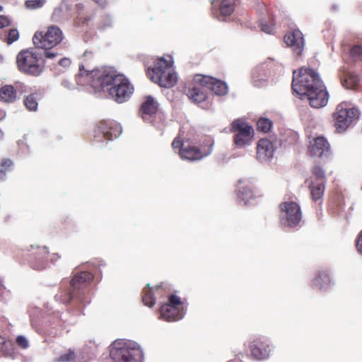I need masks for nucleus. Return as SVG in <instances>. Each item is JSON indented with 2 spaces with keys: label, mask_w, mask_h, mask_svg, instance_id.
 Listing matches in <instances>:
<instances>
[{
  "label": "nucleus",
  "mask_w": 362,
  "mask_h": 362,
  "mask_svg": "<svg viewBox=\"0 0 362 362\" xmlns=\"http://www.w3.org/2000/svg\"><path fill=\"white\" fill-rule=\"evenodd\" d=\"M78 86L89 85L95 92L107 90L111 98L118 103L128 100L134 92V86L123 74H117L110 68L86 70L80 66L76 76Z\"/></svg>",
  "instance_id": "obj_1"
},
{
  "label": "nucleus",
  "mask_w": 362,
  "mask_h": 362,
  "mask_svg": "<svg viewBox=\"0 0 362 362\" xmlns=\"http://www.w3.org/2000/svg\"><path fill=\"white\" fill-rule=\"evenodd\" d=\"M110 357L113 362H142L144 351L136 341L117 339L110 347Z\"/></svg>",
  "instance_id": "obj_2"
},
{
  "label": "nucleus",
  "mask_w": 362,
  "mask_h": 362,
  "mask_svg": "<svg viewBox=\"0 0 362 362\" xmlns=\"http://www.w3.org/2000/svg\"><path fill=\"white\" fill-rule=\"evenodd\" d=\"M148 75L152 81L167 88L174 86L177 81L173 58L170 55L158 59L154 66L148 69Z\"/></svg>",
  "instance_id": "obj_3"
},
{
  "label": "nucleus",
  "mask_w": 362,
  "mask_h": 362,
  "mask_svg": "<svg viewBox=\"0 0 362 362\" xmlns=\"http://www.w3.org/2000/svg\"><path fill=\"white\" fill-rule=\"evenodd\" d=\"M64 35L61 29L57 25H51L45 32H36L33 37V43L38 47L45 49L44 55L47 59H53L57 52L51 49L59 45Z\"/></svg>",
  "instance_id": "obj_4"
},
{
  "label": "nucleus",
  "mask_w": 362,
  "mask_h": 362,
  "mask_svg": "<svg viewBox=\"0 0 362 362\" xmlns=\"http://www.w3.org/2000/svg\"><path fill=\"white\" fill-rule=\"evenodd\" d=\"M319 83H324L317 71L313 69L302 67L298 74L293 71L292 88L299 96L312 90Z\"/></svg>",
  "instance_id": "obj_5"
},
{
  "label": "nucleus",
  "mask_w": 362,
  "mask_h": 362,
  "mask_svg": "<svg viewBox=\"0 0 362 362\" xmlns=\"http://www.w3.org/2000/svg\"><path fill=\"white\" fill-rule=\"evenodd\" d=\"M93 277V274L88 272H82L80 274H76L71 281L72 291L69 290L61 291L54 296L55 300L66 304L74 296H76L81 303H84L82 298V295H84V291H82L81 292V290L83 289L85 284L90 281Z\"/></svg>",
  "instance_id": "obj_6"
},
{
  "label": "nucleus",
  "mask_w": 362,
  "mask_h": 362,
  "mask_svg": "<svg viewBox=\"0 0 362 362\" xmlns=\"http://www.w3.org/2000/svg\"><path fill=\"white\" fill-rule=\"evenodd\" d=\"M16 65L21 72L30 76H38L43 71L39 54L33 49L21 51L16 57Z\"/></svg>",
  "instance_id": "obj_7"
},
{
  "label": "nucleus",
  "mask_w": 362,
  "mask_h": 362,
  "mask_svg": "<svg viewBox=\"0 0 362 362\" xmlns=\"http://www.w3.org/2000/svg\"><path fill=\"white\" fill-rule=\"evenodd\" d=\"M279 208V220L283 227L294 228L299 225L302 220V212L297 202L286 201L281 203Z\"/></svg>",
  "instance_id": "obj_8"
},
{
  "label": "nucleus",
  "mask_w": 362,
  "mask_h": 362,
  "mask_svg": "<svg viewBox=\"0 0 362 362\" xmlns=\"http://www.w3.org/2000/svg\"><path fill=\"white\" fill-rule=\"evenodd\" d=\"M185 314L180 298L172 294L169 296L168 303L160 307L159 318L167 322H174L181 320Z\"/></svg>",
  "instance_id": "obj_9"
},
{
  "label": "nucleus",
  "mask_w": 362,
  "mask_h": 362,
  "mask_svg": "<svg viewBox=\"0 0 362 362\" xmlns=\"http://www.w3.org/2000/svg\"><path fill=\"white\" fill-rule=\"evenodd\" d=\"M360 112L356 107H349L346 103L339 104L334 115L335 127L339 132H344L351 122L358 118Z\"/></svg>",
  "instance_id": "obj_10"
},
{
  "label": "nucleus",
  "mask_w": 362,
  "mask_h": 362,
  "mask_svg": "<svg viewBox=\"0 0 362 362\" xmlns=\"http://www.w3.org/2000/svg\"><path fill=\"white\" fill-rule=\"evenodd\" d=\"M233 133V143L236 148H242L251 144L254 131L247 123L240 120H235L231 124Z\"/></svg>",
  "instance_id": "obj_11"
},
{
  "label": "nucleus",
  "mask_w": 362,
  "mask_h": 362,
  "mask_svg": "<svg viewBox=\"0 0 362 362\" xmlns=\"http://www.w3.org/2000/svg\"><path fill=\"white\" fill-rule=\"evenodd\" d=\"M300 98L307 100L311 107L320 108L325 107L328 102L329 94L324 83H319L312 90L300 95Z\"/></svg>",
  "instance_id": "obj_12"
},
{
  "label": "nucleus",
  "mask_w": 362,
  "mask_h": 362,
  "mask_svg": "<svg viewBox=\"0 0 362 362\" xmlns=\"http://www.w3.org/2000/svg\"><path fill=\"white\" fill-rule=\"evenodd\" d=\"M194 82L211 90L217 95H226L228 91V86L226 83L209 76L196 75L194 77Z\"/></svg>",
  "instance_id": "obj_13"
},
{
  "label": "nucleus",
  "mask_w": 362,
  "mask_h": 362,
  "mask_svg": "<svg viewBox=\"0 0 362 362\" xmlns=\"http://www.w3.org/2000/svg\"><path fill=\"white\" fill-rule=\"evenodd\" d=\"M122 133V127L115 121L103 120L98 125V133L95 136L97 141H100L102 137L107 141L117 139Z\"/></svg>",
  "instance_id": "obj_14"
},
{
  "label": "nucleus",
  "mask_w": 362,
  "mask_h": 362,
  "mask_svg": "<svg viewBox=\"0 0 362 362\" xmlns=\"http://www.w3.org/2000/svg\"><path fill=\"white\" fill-rule=\"evenodd\" d=\"M252 356L257 360L262 361L269 358L273 346L267 339L257 338L249 345Z\"/></svg>",
  "instance_id": "obj_15"
},
{
  "label": "nucleus",
  "mask_w": 362,
  "mask_h": 362,
  "mask_svg": "<svg viewBox=\"0 0 362 362\" xmlns=\"http://www.w3.org/2000/svg\"><path fill=\"white\" fill-rule=\"evenodd\" d=\"M212 145L209 144L207 148L199 149L195 146H186L180 150V156L183 160H198L211 153Z\"/></svg>",
  "instance_id": "obj_16"
},
{
  "label": "nucleus",
  "mask_w": 362,
  "mask_h": 362,
  "mask_svg": "<svg viewBox=\"0 0 362 362\" xmlns=\"http://www.w3.org/2000/svg\"><path fill=\"white\" fill-rule=\"evenodd\" d=\"M284 41L297 56L301 54L304 47L303 35L299 30H294L285 35Z\"/></svg>",
  "instance_id": "obj_17"
},
{
  "label": "nucleus",
  "mask_w": 362,
  "mask_h": 362,
  "mask_svg": "<svg viewBox=\"0 0 362 362\" xmlns=\"http://www.w3.org/2000/svg\"><path fill=\"white\" fill-rule=\"evenodd\" d=\"M206 88L201 84L195 83L192 81V86L189 88L187 95L194 103L199 105L202 108L207 109L209 107V103H205L207 96L204 90Z\"/></svg>",
  "instance_id": "obj_18"
},
{
  "label": "nucleus",
  "mask_w": 362,
  "mask_h": 362,
  "mask_svg": "<svg viewBox=\"0 0 362 362\" xmlns=\"http://www.w3.org/2000/svg\"><path fill=\"white\" fill-rule=\"evenodd\" d=\"M329 144L323 136H318L310 142L309 152L312 156H327L329 153Z\"/></svg>",
  "instance_id": "obj_19"
},
{
  "label": "nucleus",
  "mask_w": 362,
  "mask_h": 362,
  "mask_svg": "<svg viewBox=\"0 0 362 362\" xmlns=\"http://www.w3.org/2000/svg\"><path fill=\"white\" fill-rule=\"evenodd\" d=\"M158 109V103L152 96H146L140 108V114L145 122H151V118Z\"/></svg>",
  "instance_id": "obj_20"
},
{
  "label": "nucleus",
  "mask_w": 362,
  "mask_h": 362,
  "mask_svg": "<svg viewBox=\"0 0 362 362\" xmlns=\"http://www.w3.org/2000/svg\"><path fill=\"white\" fill-rule=\"evenodd\" d=\"M275 146L272 141L267 139H261L257 147V156L261 161H266L274 156Z\"/></svg>",
  "instance_id": "obj_21"
},
{
  "label": "nucleus",
  "mask_w": 362,
  "mask_h": 362,
  "mask_svg": "<svg viewBox=\"0 0 362 362\" xmlns=\"http://www.w3.org/2000/svg\"><path fill=\"white\" fill-rule=\"evenodd\" d=\"M235 0H211L212 8L219 6L221 15L223 16H230L234 11Z\"/></svg>",
  "instance_id": "obj_22"
},
{
  "label": "nucleus",
  "mask_w": 362,
  "mask_h": 362,
  "mask_svg": "<svg viewBox=\"0 0 362 362\" xmlns=\"http://www.w3.org/2000/svg\"><path fill=\"white\" fill-rule=\"evenodd\" d=\"M252 81L254 86L262 88L268 84V76L264 69L257 67L253 70Z\"/></svg>",
  "instance_id": "obj_23"
},
{
  "label": "nucleus",
  "mask_w": 362,
  "mask_h": 362,
  "mask_svg": "<svg viewBox=\"0 0 362 362\" xmlns=\"http://www.w3.org/2000/svg\"><path fill=\"white\" fill-rule=\"evenodd\" d=\"M331 283L330 278L326 272H319L312 281V286L317 290H326Z\"/></svg>",
  "instance_id": "obj_24"
},
{
  "label": "nucleus",
  "mask_w": 362,
  "mask_h": 362,
  "mask_svg": "<svg viewBox=\"0 0 362 362\" xmlns=\"http://www.w3.org/2000/svg\"><path fill=\"white\" fill-rule=\"evenodd\" d=\"M33 249H36L37 252L35 254L37 255L36 262L33 267L37 270H42L47 267V263L44 261L43 259L46 257L49 253V251L46 247L33 246L31 245Z\"/></svg>",
  "instance_id": "obj_25"
},
{
  "label": "nucleus",
  "mask_w": 362,
  "mask_h": 362,
  "mask_svg": "<svg viewBox=\"0 0 362 362\" xmlns=\"http://www.w3.org/2000/svg\"><path fill=\"white\" fill-rule=\"evenodd\" d=\"M160 289V286H156L155 287H150V284H148L146 287L143 289L142 300L144 303L148 307H152L155 304L154 295Z\"/></svg>",
  "instance_id": "obj_26"
},
{
  "label": "nucleus",
  "mask_w": 362,
  "mask_h": 362,
  "mask_svg": "<svg viewBox=\"0 0 362 362\" xmlns=\"http://www.w3.org/2000/svg\"><path fill=\"white\" fill-rule=\"evenodd\" d=\"M340 78L341 84L347 89L355 88L359 81L358 76L351 71L344 72L340 76Z\"/></svg>",
  "instance_id": "obj_27"
},
{
  "label": "nucleus",
  "mask_w": 362,
  "mask_h": 362,
  "mask_svg": "<svg viewBox=\"0 0 362 362\" xmlns=\"http://www.w3.org/2000/svg\"><path fill=\"white\" fill-rule=\"evenodd\" d=\"M325 183H322V182H315L313 179H311L310 182H308V187L314 201L317 202L322 197L325 188Z\"/></svg>",
  "instance_id": "obj_28"
},
{
  "label": "nucleus",
  "mask_w": 362,
  "mask_h": 362,
  "mask_svg": "<svg viewBox=\"0 0 362 362\" xmlns=\"http://www.w3.org/2000/svg\"><path fill=\"white\" fill-rule=\"evenodd\" d=\"M16 98V93L13 86L5 85L0 88V100L4 103H12Z\"/></svg>",
  "instance_id": "obj_29"
},
{
  "label": "nucleus",
  "mask_w": 362,
  "mask_h": 362,
  "mask_svg": "<svg viewBox=\"0 0 362 362\" xmlns=\"http://www.w3.org/2000/svg\"><path fill=\"white\" fill-rule=\"evenodd\" d=\"M0 356L13 357V348L11 341L0 336Z\"/></svg>",
  "instance_id": "obj_30"
},
{
  "label": "nucleus",
  "mask_w": 362,
  "mask_h": 362,
  "mask_svg": "<svg viewBox=\"0 0 362 362\" xmlns=\"http://www.w3.org/2000/svg\"><path fill=\"white\" fill-rule=\"evenodd\" d=\"M253 198V193L251 187L238 186V199L240 203L247 204Z\"/></svg>",
  "instance_id": "obj_31"
},
{
  "label": "nucleus",
  "mask_w": 362,
  "mask_h": 362,
  "mask_svg": "<svg viewBox=\"0 0 362 362\" xmlns=\"http://www.w3.org/2000/svg\"><path fill=\"white\" fill-rule=\"evenodd\" d=\"M311 179L315 182L325 183L326 177L325 170L320 166L315 165L313 169V175L307 180L308 182H311Z\"/></svg>",
  "instance_id": "obj_32"
},
{
  "label": "nucleus",
  "mask_w": 362,
  "mask_h": 362,
  "mask_svg": "<svg viewBox=\"0 0 362 362\" xmlns=\"http://www.w3.org/2000/svg\"><path fill=\"white\" fill-rule=\"evenodd\" d=\"M272 125V122L268 118H260L257 122V129L264 133L269 132Z\"/></svg>",
  "instance_id": "obj_33"
},
{
  "label": "nucleus",
  "mask_w": 362,
  "mask_h": 362,
  "mask_svg": "<svg viewBox=\"0 0 362 362\" xmlns=\"http://www.w3.org/2000/svg\"><path fill=\"white\" fill-rule=\"evenodd\" d=\"M350 57L354 62L362 61V45H354L350 49Z\"/></svg>",
  "instance_id": "obj_34"
},
{
  "label": "nucleus",
  "mask_w": 362,
  "mask_h": 362,
  "mask_svg": "<svg viewBox=\"0 0 362 362\" xmlns=\"http://www.w3.org/2000/svg\"><path fill=\"white\" fill-rule=\"evenodd\" d=\"M25 105L30 111H35L37 109V97L35 94L28 95L25 100Z\"/></svg>",
  "instance_id": "obj_35"
},
{
  "label": "nucleus",
  "mask_w": 362,
  "mask_h": 362,
  "mask_svg": "<svg viewBox=\"0 0 362 362\" xmlns=\"http://www.w3.org/2000/svg\"><path fill=\"white\" fill-rule=\"evenodd\" d=\"M46 0H26L25 6L29 10H35L42 8Z\"/></svg>",
  "instance_id": "obj_36"
},
{
  "label": "nucleus",
  "mask_w": 362,
  "mask_h": 362,
  "mask_svg": "<svg viewBox=\"0 0 362 362\" xmlns=\"http://www.w3.org/2000/svg\"><path fill=\"white\" fill-rule=\"evenodd\" d=\"M12 161L10 159H4L1 162V168L0 169V179H4L6 173L8 170L9 168L12 166Z\"/></svg>",
  "instance_id": "obj_37"
},
{
  "label": "nucleus",
  "mask_w": 362,
  "mask_h": 362,
  "mask_svg": "<svg viewBox=\"0 0 362 362\" xmlns=\"http://www.w3.org/2000/svg\"><path fill=\"white\" fill-rule=\"evenodd\" d=\"M18 32L16 29L10 30L6 37V42L8 45L12 44L13 42L18 39Z\"/></svg>",
  "instance_id": "obj_38"
},
{
  "label": "nucleus",
  "mask_w": 362,
  "mask_h": 362,
  "mask_svg": "<svg viewBox=\"0 0 362 362\" xmlns=\"http://www.w3.org/2000/svg\"><path fill=\"white\" fill-rule=\"evenodd\" d=\"M71 61L69 58L64 57L58 62V66L62 67L59 69V72L64 71L71 65Z\"/></svg>",
  "instance_id": "obj_39"
},
{
  "label": "nucleus",
  "mask_w": 362,
  "mask_h": 362,
  "mask_svg": "<svg viewBox=\"0 0 362 362\" xmlns=\"http://www.w3.org/2000/svg\"><path fill=\"white\" fill-rule=\"evenodd\" d=\"M74 358V353L73 351H69L68 353L60 356L57 359V361H58V362H69V361H71Z\"/></svg>",
  "instance_id": "obj_40"
},
{
  "label": "nucleus",
  "mask_w": 362,
  "mask_h": 362,
  "mask_svg": "<svg viewBox=\"0 0 362 362\" xmlns=\"http://www.w3.org/2000/svg\"><path fill=\"white\" fill-rule=\"evenodd\" d=\"M16 344L22 349H27L29 346L28 339L22 335H20L16 338Z\"/></svg>",
  "instance_id": "obj_41"
},
{
  "label": "nucleus",
  "mask_w": 362,
  "mask_h": 362,
  "mask_svg": "<svg viewBox=\"0 0 362 362\" xmlns=\"http://www.w3.org/2000/svg\"><path fill=\"white\" fill-rule=\"evenodd\" d=\"M260 26H261L262 30L265 33L271 34L273 31V24L269 25L267 23L262 21Z\"/></svg>",
  "instance_id": "obj_42"
},
{
  "label": "nucleus",
  "mask_w": 362,
  "mask_h": 362,
  "mask_svg": "<svg viewBox=\"0 0 362 362\" xmlns=\"http://www.w3.org/2000/svg\"><path fill=\"white\" fill-rule=\"evenodd\" d=\"M112 25V20L109 16H106L101 24L100 25V28L102 30H105Z\"/></svg>",
  "instance_id": "obj_43"
},
{
  "label": "nucleus",
  "mask_w": 362,
  "mask_h": 362,
  "mask_svg": "<svg viewBox=\"0 0 362 362\" xmlns=\"http://www.w3.org/2000/svg\"><path fill=\"white\" fill-rule=\"evenodd\" d=\"M172 146L174 149H179L180 151L183 146H186V145L180 140L179 138H175L172 143Z\"/></svg>",
  "instance_id": "obj_44"
},
{
  "label": "nucleus",
  "mask_w": 362,
  "mask_h": 362,
  "mask_svg": "<svg viewBox=\"0 0 362 362\" xmlns=\"http://www.w3.org/2000/svg\"><path fill=\"white\" fill-rule=\"evenodd\" d=\"M10 23L11 21L8 17L0 15V29L8 26Z\"/></svg>",
  "instance_id": "obj_45"
},
{
  "label": "nucleus",
  "mask_w": 362,
  "mask_h": 362,
  "mask_svg": "<svg viewBox=\"0 0 362 362\" xmlns=\"http://www.w3.org/2000/svg\"><path fill=\"white\" fill-rule=\"evenodd\" d=\"M356 247L358 248V250L359 252L362 254V231L360 233L357 242H356Z\"/></svg>",
  "instance_id": "obj_46"
},
{
  "label": "nucleus",
  "mask_w": 362,
  "mask_h": 362,
  "mask_svg": "<svg viewBox=\"0 0 362 362\" xmlns=\"http://www.w3.org/2000/svg\"><path fill=\"white\" fill-rule=\"evenodd\" d=\"M62 86L67 89L74 88V85H72L67 79H64L62 81Z\"/></svg>",
  "instance_id": "obj_47"
},
{
  "label": "nucleus",
  "mask_w": 362,
  "mask_h": 362,
  "mask_svg": "<svg viewBox=\"0 0 362 362\" xmlns=\"http://www.w3.org/2000/svg\"><path fill=\"white\" fill-rule=\"evenodd\" d=\"M61 256L58 253H53L50 255V261L55 262L57 260L60 259Z\"/></svg>",
  "instance_id": "obj_48"
},
{
  "label": "nucleus",
  "mask_w": 362,
  "mask_h": 362,
  "mask_svg": "<svg viewBox=\"0 0 362 362\" xmlns=\"http://www.w3.org/2000/svg\"><path fill=\"white\" fill-rule=\"evenodd\" d=\"M100 6L103 7L105 5V0H93Z\"/></svg>",
  "instance_id": "obj_49"
},
{
  "label": "nucleus",
  "mask_w": 362,
  "mask_h": 362,
  "mask_svg": "<svg viewBox=\"0 0 362 362\" xmlns=\"http://www.w3.org/2000/svg\"><path fill=\"white\" fill-rule=\"evenodd\" d=\"M3 136H4V134H3L2 131L0 129V140H1L3 139Z\"/></svg>",
  "instance_id": "obj_50"
},
{
  "label": "nucleus",
  "mask_w": 362,
  "mask_h": 362,
  "mask_svg": "<svg viewBox=\"0 0 362 362\" xmlns=\"http://www.w3.org/2000/svg\"><path fill=\"white\" fill-rule=\"evenodd\" d=\"M338 8L337 6V5H333L332 6V9L334 10H337Z\"/></svg>",
  "instance_id": "obj_51"
},
{
  "label": "nucleus",
  "mask_w": 362,
  "mask_h": 362,
  "mask_svg": "<svg viewBox=\"0 0 362 362\" xmlns=\"http://www.w3.org/2000/svg\"><path fill=\"white\" fill-rule=\"evenodd\" d=\"M3 61V57L2 56L0 55V62H2Z\"/></svg>",
  "instance_id": "obj_52"
},
{
  "label": "nucleus",
  "mask_w": 362,
  "mask_h": 362,
  "mask_svg": "<svg viewBox=\"0 0 362 362\" xmlns=\"http://www.w3.org/2000/svg\"><path fill=\"white\" fill-rule=\"evenodd\" d=\"M3 10V7L0 6V12Z\"/></svg>",
  "instance_id": "obj_53"
},
{
  "label": "nucleus",
  "mask_w": 362,
  "mask_h": 362,
  "mask_svg": "<svg viewBox=\"0 0 362 362\" xmlns=\"http://www.w3.org/2000/svg\"><path fill=\"white\" fill-rule=\"evenodd\" d=\"M243 181L241 180H239V184L241 185Z\"/></svg>",
  "instance_id": "obj_54"
}]
</instances>
